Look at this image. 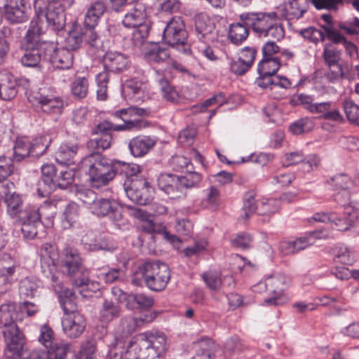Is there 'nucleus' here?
<instances>
[{"label": "nucleus", "instance_id": "nucleus-56", "mask_svg": "<svg viewBox=\"0 0 359 359\" xmlns=\"http://www.w3.org/2000/svg\"><path fill=\"white\" fill-rule=\"evenodd\" d=\"M323 56L325 63L329 67L335 66L339 64L341 58V51L337 50L331 44H326L325 46Z\"/></svg>", "mask_w": 359, "mask_h": 359}, {"label": "nucleus", "instance_id": "nucleus-27", "mask_svg": "<svg viewBox=\"0 0 359 359\" xmlns=\"http://www.w3.org/2000/svg\"><path fill=\"white\" fill-rule=\"evenodd\" d=\"M103 64L109 72H120L126 69L128 64V57L117 51H107L103 57Z\"/></svg>", "mask_w": 359, "mask_h": 359}, {"label": "nucleus", "instance_id": "nucleus-43", "mask_svg": "<svg viewBox=\"0 0 359 359\" xmlns=\"http://www.w3.org/2000/svg\"><path fill=\"white\" fill-rule=\"evenodd\" d=\"M280 65V60L277 57H263L258 65V73L259 75L274 74L278 70Z\"/></svg>", "mask_w": 359, "mask_h": 359}, {"label": "nucleus", "instance_id": "nucleus-46", "mask_svg": "<svg viewBox=\"0 0 359 359\" xmlns=\"http://www.w3.org/2000/svg\"><path fill=\"white\" fill-rule=\"evenodd\" d=\"M248 36V29L240 22L233 23L230 25L229 30V38L230 41L239 45L244 41Z\"/></svg>", "mask_w": 359, "mask_h": 359}, {"label": "nucleus", "instance_id": "nucleus-32", "mask_svg": "<svg viewBox=\"0 0 359 359\" xmlns=\"http://www.w3.org/2000/svg\"><path fill=\"white\" fill-rule=\"evenodd\" d=\"M332 181L336 189L343 191L341 194L339 192L336 194L334 200L338 203L344 205L350 200V195L346 189H348L352 184L351 178L345 174H339L332 178Z\"/></svg>", "mask_w": 359, "mask_h": 359}, {"label": "nucleus", "instance_id": "nucleus-9", "mask_svg": "<svg viewBox=\"0 0 359 359\" xmlns=\"http://www.w3.org/2000/svg\"><path fill=\"white\" fill-rule=\"evenodd\" d=\"M51 142V138L45 135L36 138L31 142L26 137H21L16 140L13 147V158L17 162H20L29 156L39 157L48 148Z\"/></svg>", "mask_w": 359, "mask_h": 359}, {"label": "nucleus", "instance_id": "nucleus-55", "mask_svg": "<svg viewBox=\"0 0 359 359\" xmlns=\"http://www.w3.org/2000/svg\"><path fill=\"white\" fill-rule=\"evenodd\" d=\"M70 344L67 342H55L52 348L48 350V355L46 359H65L67 353L70 351Z\"/></svg>", "mask_w": 359, "mask_h": 359}, {"label": "nucleus", "instance_id": "nucleus-14", "mask_svg": "<svg viewBox=\"0 0 359 359\" xmlns=\"http://www.w3.org/2000/svg\"><path fill=\"white\" fill-rule=\"evenodd\" d=\"M124 190L128 198L135 203L146 205L150 200L149 184L137 177L124 183Z\"/></svg>", "mask_w": 359, "mask_h": 359}, {"label": "nucleus", "instance_id": "nucleus-7", "mask_svg": "<svg viewBox=\"0 0 359 359\" xmlns=\"http://www.w3.org/2000/svg\"><path fill=\"white\" fill-rule=\"evenodd\" d=\"M86 195L88 200H83L90 205L91 212L98 217L108 216L117 226H121L125 224L126 219L123 217L122 208L114 200L108 198H96L93 191H88Z\"/></svg>", "mask_w": 359, "mask_h": 359}, {"label": "nucleus", "instance_id": "nucleus-16", "mask_svg": "<svg viewBox=\"0 0 359 359\" xmlns=\"http://www.w3.org/2000/svg\"><path fill=\"white\" fill-rule=\"evenodd\" d=\"M21 231L23 237L33 239L37 234V227L40 224V215L36 206H27L20 212Z\"/></svg>", "mask_w": 359, "mask_h": 359}, {"label": "nucleus", "instance_id": "nucleus-64", "mask_svg": "<svg viewBox=\"0 0 359 359\" xmlns=\"http://www.w3.org/2000/svg\"><path fill=\"white\" fill-rule=\"evenodd\" d=\"M96 346L93 340H88L81 344L78 359H97Z\"/></svg>", "mask_w": 359, "mask_h": 359}, {"label": "nucleus", "instance_id": "nucleus-33", "mask_svg": "<svg viewBox=\"0 0 359 359\" xmlns=\"http://www.w3.org/2000/svg\"><path fill=\"white\" fill-rule=\"evenodd\" d=\"M255 83L262 88H269L271 90L278 86L287 89L291 86V82L287 78L271 74L259 75Z\"/></svg>", "mask_w": 359, "mask_h": 359}, {"label": "nucleus", "instance_id": "nucleus-42", "mask_svg": "<svg viewBox=\"0 0 359 359\" xmlns=\"http://www.w3.org/2000/svg\"><path fill=\"white\" fill-rule=\"evenodd\" d=\"M40 284L29 278H24L20 283L19 292L22 297L33 298L40 293Z\"/></svg>", "mask_w": 359, "mask_h": 359}, {"label": "nucleus", "instance_id": "nucleus-2", "mask_svg": "<svg viewBox=\"0 0 359 359\" xmlns=\"http://www.w3.org/2000/svg\"><path fill=\"white\" fill-rule=\"evenodd\" d=\"M170 279L168 266L158 262H147L140 265L135 272L132 283L135 285H145L151 290H164Z\"/></svg>", "mask_w": 359, "mask_h": 359}, {"label": "nucleus", "instance_id": "nucleus-17", "mask_svg": "<svg viewBox=\"0 0 359 359\" xmlns=\"http://www.w3.org/2000/svg\"><path fill=\"white\" fill-rule=\"evenodd\" d=\"M40 256L42 272L52 283H57L59 280L55 274V264L58 255L55 247L49 243H44L41 248Z\"/></svg>", "mask_w": 359, "mask_h": 359}, {"label": "nucleus", "instance_id": "nucleus-40", "mask_svg": "<svg viewBox=\"0 0 359 359\" xmlns=\"http://www.w3.org/2000/svg\"><path fill=\"white\" fill-rule=\"evenodd\" d=\"M157 81L160 86L163 98L171 103H177L179 101L180 95L175 87L170 85L169 81L161 75H158Z\"/></svg>", "mask_w": 359, "mask_h": 359}, {"label": "nucleus", "instance_id": "nucleus-39", "mask_svg": "<svg viewBox=\"0 0 359 359\" xmlns=\"http://www.w3.org/2000/svg\"><path fill=\"white\" fill-rule=\"evenodd\" d=\"M154 304V299L151 296L143 293L130 294L126 306L130 309H147L151 308Z\"/></svg>", "mask_w": 359, "mask_h": 359}, {"label": "nucleus", "instance_id": "nucleus-4", "mask_svg": "<svg viewBox=\"0 0 359 359\" xmlns=\"http://www.w3.org/2000/svg\"><path fill=\"white\" fill-rule=\"evenodd\" d=\"M290 283L289 279L281 273L269 276L264 281H260L253 285L252 291L261 293L266 290L270 297L264 301L267 306H278L287 302L288 298L284 294V290Z\"/></svg>", "mask_w": 359, "mask_h": 359}, {"label": "nucleus", "instance_id": "nucleus-50", "mask_svg": "<svg viewBox=\"0 0 359 359\" xmlns=\"http://www.w3.org/2000/svg\"><path fill=\"white\" fill-rule=\"evenodd\" d=\"M12 30L8 27L0 29V65L3 64L10 50V39Z\"/></svg>", "mask_w": 359, "mask_h": 359}, {"label": "nucleus", "instance_id": "nucleus-44", "mask_svg": "<svg viewBox=\"0 0 359 359\" xmlns=\"http://www.w3.org/2000/svg\"><path fill=\"white\" fill-rule=\"evenodd\" d=\"M306 0H292L286 8V15L289 20H298L306 11Z\"/></svg>", "mask_w": 359, "mask_h": 359}, {"label": "nucleus", "instance_id": "nucleus-58", "mask_svg": "<svg viewBox=\"0 0 359 359\" xmlns=\"http://www.w3.org/2000/svg\"><path fill=\"white\" fill-rule=\"evenodd\" d=\"M313 128V121L309 118H303L292 123L290 130L294 135H300L310 132Z\"/></svg>", "mask_w": 359, "mask_h": 359}, {"label": "nucleus", "instance_id": "nucleus-12", "mask_svg": "<svg viewBox=\"0 0 359 359\" xmlns=\"http://www.w3.org/2000/svg\"><path fill=\"white\" fill-rule=\"evenodd\" d=\"M194 30L196 37L208 43L217 39V31L215 19L206 13H197L194 17Z\"/></svg>", "mask_w": 359, "mask_h": 359}, {"label": "nucleus", "instance_id": "nucleus-35", "mask_svg": "<svg viewBox=\"0 0 359 359\" xmlns=\"http://www.w3.org/2000/svg\"><path fill=\"white\" fill-rule=\"evenodd\" d=\"M36 99L41 109L46 113H59L64 106L63 100L58 97L39 95Z\"/></svg>", "mask_w": 359, "mask_h": 359}, {"label": "nucleus", "instance_id": "nucleus-21", "mask_svg": "<svg viewBox=\"0 0 359 359\" xmlns=\"http://www.w3.org/2000/svg\"><path fill=\"white\" fill-rule=\"evenodd\" d=\"M147 7L145 4L137 1L132 5L125 15L122 24L125 27L131 28L142 26L143 25H149L147 22Z\"/></svg>", "mask_w": 359, "mask_h": 359}, {"label": "nucleus", "instance_id": "nucleus-59", "mask_svg": "<svg viewBox=\"0 0 359 359\" xmlns=\"http://www.w3.org/2000/svg\"><path fill=\"white\" fill-rule=\"evenodd\" d=\"M65 221L69 226L76 224L79 220V208L75 203H70L67 205L64 212Z\"/></svg>", "mask_w": 359, "mask_h": 359}, {"label": "nucleus", "instance_id": "nucleus-36", "mask_svg": "<svg viewBox=\"0 0 359 359\" xmlns=\"http://www.w3.org/2000/svg\"><path fill=\"white\" fill-rule=\"evenodd\" d=\"M196 354L191 359H213L215 344L208 338H202L194 343Z\"/></svg>", "mask_w": 359, "mask_h": 359}, {"label": "nucleus", "instance_id": "nucleus-34", "mask_svg": "<svg viewBox=\"0 0 359 359\" xmlns=\"http://www.w3.org/2000/svg\"><path fill=\"white\" fill-rule=\"evenodd\" d=\"M21 320V316L18 312L16 306L13 304H2L0 306V323L8 328L16 325L14 323Z\"/></svg>", "mask_w": 359, "mask_h": 359}, {"label": "nucleus", "instance_id": "nucleus-30", "mask_svg": "<svg viewBox=\"0 0 359 359\" xmlns=\"http://www.w3.org/2000/svg\"><path fill=\"white\" fill-rule=\"evenodd\" d=\"M107 7L102 1H96L90 4L84 17L83 24L86 27L94 28L106 12Z\"/></svg>", "mask_w": 359, "mask_h": 359}, {"label": "nucleus", "instance_id": "nucleus-13", "mask_svg": "<svg viewBox=\"0 0 359 359\" xmlns=\"http://www.w3.org/2000/svg\"><path fill=\"white\" fill-rule=\"evenodd\" d=\"M187 37L184 22L180 17H173L167 22L163 34L165 43L171 46H183L186 43Z\"/></svg>", "mask_w": 359, "mask_h": 359}, {"label": "nucleus", "instance_id": "nucleus-18", "mask_svg": "<svg viewBox=\"0 0 359 359\" xmlns=\"http://www.w3.org/2000/svg\"><path fill=\"white\" fill-rule=\"evenodd\" d=\"M42 47L47 51L45 53L47 60L56 68L69 69L72 65L74 56L69 48H55L54 45L50 43H43Z\"/></svg>", "mask_w": 359, "mask_h": 359}, {"label": "nucleus", "instance_id": "nucleus-63", "mask_svg": "<svg viewBox=\"0 0 359 359\" xmlns=\"http://www.w3.org/2000/svg\"><path fill=\"white\" fill-rule=\"evenodd\" d=\"M116 174H124L126 176H133L140 172V168L136 164H129L125 162L114 161Z\"/></svg>", "mask_w": 359, "mask_h": 359}, {"label": "nucleus", "instance_id": "nucleus-29", "mask_svg": "<svg viewBox=\"0 0 359 359\" xmlns=\"http://www.w3.org/2000/svg\"><path fill=\"white\" fill-rule=\"evenodd\" d=\"M123 92L134 102H142L147 97V84L135 79H130L126 81Z\"/></svg>", "mask_w": 359, "mask_h": 359}, {"label": "nucleus", "instance_id": "nucleus-8", "mask_svg": "<svg viewBox=\"0 0 359 359\" xmlns=\"http://www.w3.org/2000/svg\"><path fill=\"white\" fill-rule=\"evenodd\" d=\"M41 28L32 27L29 29L26 35V48L20 59L22 65L26 67H36L41 61L42 57L47 59L46 49L42 47L46 41L42 40L40 36Z\"/></svg>", "mask_w": 359, "mask_h": 359}, {"label": "nucleus", "instance_id": "nucleus-47", "mask_svg": "<svg viewBox=\"0 0 359 359\" xmlns=\"http://www.w3.org/2000/svg\"><path fill=\"white\" fill-rule=\"evenodd\" d=\"M280 203L274 198H262L258 203L257 214L269 218L279 209ZM269 220V219H267Z\"/></svg>", "mask_w": 359, "mask_h": 359}, {"label": "nucleus", "instance_id": "nucleus-31", "mask_svg": "<svg viewBox=\"0 0 359 359\" xmlns=\"http://www.w3.org/2000/svg\"><path fill=\"white\" fill-rule=\"evenodd\" d=\"M79 146L73 143H62L55 152V160L60 164L72 165L75 162Z\"/></svg>", "mask_w": 359, "mask_h": 359}, {"label": "nucleus", "instance_id": "nucleus-61", "mask_svg": "<svg viewBox=\"0 0 359 359\" xmlns=\"http://www.w3.org/2000/svg\"><path fill=\"white\" fill-rule=\"evenodd\" d=\"M318 232H313L309 236L305 237L299 238L294 241H292L295 253L306 249L307 247L314 243V238H323L325 236H320Z\"/></svg>", "mask_w": 359, "mask_h": 359}, {"label": "nucleus", "instance_id": "nucleus-11", "mask_svg": "<svg viewBox=\"0 0 359 359\" xmlns=\"http://www.w3.org/2000/svg\"><path fill=\"white\" fill-rule=\"evenodd\" d=\"M142 347L140 341L126 342L117 337L114 343L109 346L108 351L109 359H140Z\"/></svg>", "mask_w": 359, "mask_h": 359}, {"label": "nucleus", "instance_id": "nucleus-28", "mask_svg": "<svg viewBox=\"0 0 359 359\" xmlns=\"http://www.w3.org/2000/svg\"><path fill=\"white\" fill-rule=\"evenodd\" d=\"M156 144V140L150 136H138L133 138L128 144L130 153L135 157H142L147 154Z\"/></svg>", "mask_w": 359, "mask_h": 359}, {"label": "nucleus", "instance_id": "nucleus-20", "mask_svg": "<svg viewBox=\"0 0 359 359\" xmlns=\"http://www.w3.org/2000/svg\"><path fill=\"white\" fill-rule=\"evenodd\" d=\"M62 327L67 337L76 339L84 332L86 327V320L82 314L63 316Z\"/></svg>", "mask_w": 359, "mask_h": 359}, {"label": "nucleus", "instance_id": "nucleus-26", "mask_svg": "<svg viewBox=\"0 0 359 359\" xmlns=\"http://www.w3.org/2000/svg\"><path fill=\"white\" fill-rule=\"evenodd\" d=\"M52 287L60 298L65 297L62 302L64 316L81 314L77 310V306L74 300L69 297L72 294V292L65 287L62 282L57 280V283H52Z\"/></svg>", "mask_w": 359, "mask_h": 359}, {"label": "nucleus", "instance_id": "nucleus-3", "mask_svg": "<svg viewBox=\"0 0 359 359\" xmlns=\"http://www.w3.org/2000/svg\"><path fill=\"white\" fill-rule=\"evenodd\" d=\"M79 169L89 175L93 187L99 188L107 184L116 175L114 162L103 157L98 153H93L83 158Z\"/></svg>", "mask_w": 359, "mask_h": 359}, {"label": "nucleus", "instance_id": "nucleus-49", "mask_svg": "<svg viewBox=\"0 0 359 359\" xmlns=\"http://www.w3.org/2000/svg\"><path fill=\"white\" fill-rule=\"evenodd\" d=\"M110 72L104 68V71L96 76L97 96L99 100H105L107 98V88L109 81Z\"/></svg>", "mask_w": 359, "mask_h": 359}, {"label": "nucleus", "instance_id": "nucleus-15", "mask_svg": "<svg viewBox=\"0 0 359 359\" xmlns=\"http://www.w3.org/2000/svg\"><path fill=\"white\" fill-rule=\"evenodd\" d=\"M241 18L245 25L250 27L254 32L262 37L266 29L277 20V14L275 12L248 13L242 14Z\"/></svg>", "mask_w": 359, "mask_h": 359}, {"label": "nucleus", "instance_id": "nucleus-24", "mask_svg": "<svg viewBox=\"0 0 359 359\" xmlns=\"http://www.w3.org/2000/svg\"><path fill=\"white\" fill-rule=\"evenodd\" d=\"M155 316L153 314L145 315L144 317L135 318L133 317H126L122 318L118 328L115 338L123 339L131 334L137 327L141 326L143 323L151 322Z\"/></svg>", "mask_w": 359, "mask_h": 359}, {"label": "nucleus", "instance_id": "nucleus-10", "mask_svg": "<svg viewBox=\"0 0 359 359\" xmlns=\"http://www.w3.org/2000/svg\"><path fill=\"white\" fill-rule=\"evenodd\" d=\"M6 348L4 351L6 359H27V349L25 346L22 334L16 325H11L4 331Z\"/></svg>", "mask_w": 359, "mask_h": 359}, {"label": "nucleus", "instance_id": "nucleus-22", "mask_svg": "<svg viewBox=\"0 0 359 359\" xmlns=\"http://www.w3.org/2000/svg\"><path fill=\"white\" fill-rule=\"evenodd\" d=\"M56 169L53 164H44L41 166V178L37 184L39 195L41 197L49 196L55 189Z\"/></svg>", "mask_w": 359, "mask_h": 359}, {"label": "nucleus", "instance_id": "nucleus-53", "mask_svg": "<svg viewBox=\"0 0 359 359\" xmlns=\"http://www.w3.org/2000/svg\"><path fill=\"white\" fill-rule=\"evenodd\" d=\"M89 82L86 77H79L71 86V93L77 99L85 98L88 93Z\"/></svg>", "mask_w": 359, "mask_h": 359}, {"label": "nucleus", "instance_id": "nucleus-37", "mask_svg": "<svg viewBox=\"0 0 359 359\" xmlns=\"http://www.w3.org/2000/svg\"><path fill=\"white\" fill-rule=\"evenodd\" d=\"M336 262L344 265H351L355 261L354 250L344 244L337 245L333 250Z\"/></svg>", "mask_w": 359, "mask_h": 359}, {"label": "nucleus", "instance_id": "nucleus-1", "mask_svg": "<svg viewBox=\"0 0 359 359\" xmlns=\"http://www.w3.org/2000/svg\"><path fill=\"white\" fill-rule=\"evenodd\" d=\"M150 114L151 110L149 108L135 106L116 111L115 116L120 117L124 123L116 126L108 121L99 123L93 129V133L100 136L89 140L87 143L88 148L96 150L95 153L100 154V151H104L110 147L112 142L111 130L113 128L115 130H139L145 128L147 126L146 122L140 118L149 116Z\"/></svg>", "mask_w": 359, "mask_h": 359}, {"label": "nucleus", "instance_id": "nucleus-57", "mask_svg": "<svg viewBox=\"0 0 359 359\" xmlns=\"http://www.w3.org/2000/svg\"><path fill=\"white\" fill-rule=\"evenodd\" d=\"M285 36V31L283 26L277 22V20H274V23L271 24L267 29L262 34V37L268 38L269 40L279 41Z\"/></svg>", "mask_w": 359, "mask_h": 359}, {"label": "nucleus", "instance_id": "nucleus-6", "mask_svg": "<svg viewBox=\"0 0 359 359\" xmlns=\"http://www.w3.org/2000/svg\"><path fill=\"white\" fill-rule=\"evenodd\" d=\"M37 1L34 0V8L36 10V18L31 22L29 29L32 27L41 28L40 36L45 32L46 27H50L54 31H60L65 26V13L62 7L55 6L53 4H49L47 11L38 10L36 7Z\"/></svg>", "mask_w": 359, "mask_h": 359}, {"label": "nucleus", "instance_id": "nucleus-45", "mask_svg": "<svg viewBox=\"0 0 359 359\" xmlns=\"http://www.w3.org/2000/svg\"><path fill=\"white\" fill-rule=\"evenodd\" d=\"M120 307L114 302L105 299L100 312V320L104 323H109L120 315Z\"/></svg>", "mask_w": 359, "mask_h": 359}, {"label": "nucleus", "instance_id": "nucleus-19", "mask_svg": "<svg viewBox=\"0 0 359 359\" xmlns=\"http://www.w3.org/2000/svg\"><path fill=\"white\" fill-rule=\"evenodd\" d=\"M6 19L11 23H22L28 19L24 0H0Z\"/></svg>", "mask_w": 359, "mask_h": 359}, {"label": "nucleus", "instance_id": "nucleus-51", "mask_svg": "<svg viewBox=\"0 0 359 359\" xmlns=\"http://www.w3.org/2000/svg\"><path fill=\"white\" fill-rule=\"evenodd\" d=\"M38 341L47 350L52 348L55 343L54 332L48 324L46 323L40 327Z\"/></svg>", "mask_w": 359, "mask_h": 359}, {"label": "nucleus", "instance_id": "nucleus-5", "mask_svg": "<svg viewBox=\"0 0 359 359\" xmlns=\"http://www.w3.org/2000/svg\"><path fill=\"white\" fill-rule=\"evenodd\" d=\"M61 267L63 273L72 278L75 287H81L88 281V271L83 265L76 250L69 247L63 250Z\"/></svg>", "mask_w": 359, "mask_h": 359}, {"label": "nucleus", "instance_id": "nucleus-25", "mask_svg": "<svg viewBox=\"0 0 359 359\" xmlns=\"http://www.w3.org/2000/svg\"><path fill=\"white\" fill-rule=\"evenodd\" d=\"M138 340L140 341L142 347L152 348L161 355L166 351V337L163 332H147L140 334Z\"/></svg>", "mask_w": 359, "mask_h": 359}, {"label": "nucleus", "instance_id": "nucleus-54", "mask_svg": "<svg viewBox=\"0 0 359 359\" xmlns=\"http://www.w3.org/2000/svg\"><path fill=\"white\" fill-rule=\"evenodd\" d=\"M132 28L133 29L131 37L132 44L133 46L140 48L144 44L149 35L150 25H143Z\"/></svg>", "mask_w": 359, "mask_h": 359}, {"label": "nucleus", "instance_id": "nucleus-48", "mask_svg": "<svg viewBox=\"0 0 359 359\" xmlns=\"http://www.w3.org/2000/svg\"><path fill=\"white\" fill-rule=\"evenodd\" d=\"M144 57L150 62L159 64L166 61L170 54L165 48L158 45H154L145 53Z\"/></svg>", "mask_w": 359, "mask_h": 359}, {"label": "nucleus", "instance_id": "nucleus-62", "mask_svg": "<svg viewBox=\"0 0 359 359\" xmlns=\"http://www.w3.org/2000/svg\"><path fill=\"white\" fill-rule=\"evenodd\" d=\"M96 276L100 280H102L106 283H111L118 279L120 271L117 269L103 267L97 270Z\"/></svg>", "mask_w": 359, "mask_h": 359}, {"label": "nucleus", "instance_id": "nucleus-52", "mask_svg": "<svg viewBox=\"0 0 359 359\" xmlns=\"http://www.w3.org/2000/svg\"><path fill=\"white\" fill-rule=\"evenodd\" d=\"M257 208L258 204L255 202V193L253 191L246 193L243 198V216H241V219L244 221L249 219L256 211L257 212Z\"/></svg>", "mask_w": 359, "mask_h": 359}, {"label": "nucleus", "instance_id": "nucleus-38", "mask_svg": "<svg viewBox=\"0 0 359 359\" xmlns=\"http://www.w3.org/2000/svg\"><path fill=\"white\" fill-rule=\"evenodd\" d=\"M348 220L347 218L338 217L335 213L316 212L311 217L308 219V222L311 224L313 222H331L335 225L339 231H346L348 229H341L340 224H343L344 222Z\"/></svg>", "mask_w": 359, "mask_h": 359}, {"label": "nucleus", "instance_id": "nucleus-23", "mask_svg": "<svg viewBox=\"0 0 359 359\" xmlns=\"http://www.w3.org/2000/svg\"><path fill=\"white\" fill-rule=\"evenodd\" d=\"M14 184L12 182H0V199H4L7 205L8 212L11 215L20 214L22 200L18 194L13 191Z\"/></svg>", "mask_w": 359, "mask_h": 359}, {"label": "nucleus", "instance_id": "nucleus-41", "mask_svg": "<svg viewBox=\"0 0 359 359\" xmlns=\"http://www.w3.org/2000/svg\"><path fill=\"white\" fill-rule=\"evenodd\" d=\"M220 193L218 189L211 186L203 191L201 205L203 208H215L219 203Z\"/></svg>", "mask_w": 359, "mask_h": 359}, {"label": "nucleus", "instance_id": "nucleus-60", "mask_svg": "<svg viewBox=\"0 0 359 359\" xmlns=\"http://www.w3.org/2000/svg\"><path fill=\"white\" fill-rule=\"evenodd\" d=\"M74 175V171L72 169L65 168L62 170L55 180V189L57 187L61 189L67 188L73 182Z\"/></svg>", "mask_w": 359, "mask_h": 359}]
</instances>
